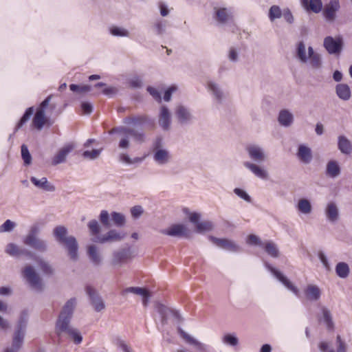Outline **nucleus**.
<instances>
[{
    "mask_svg": "<svg viewBox=\"0 0 352 352\" xmlns=\"http://www.w3.org/2000/svg\"><path fill=\"white\" fill-rule=\"evenodd\" d=\"M109 133L110 135L116 133L120 139L118 142V147L120 149L126 150L131 146L130 139L135 143L142 144L146 141V135L142 129H134L126 126H119L112 128Z\"/></svg>",
    "mask_w": 352,
    "mask_h": 352,
    "instance_id": "nucleus-1",
    "label": "nucleus"
},
{
    "mask_svg": "<svg viewBox=\"0 0 352 352\" xmlns=\"http://www.w3.org/2000/svg\"><path fill=\"white\" fill-rule=\"evenodd\" d=\"M29 311L27 309H23L19 313L14 325L12 345L10 347H7L4 350V352H19L21 349L26 335L29 322Z\"/></svg>",
    "mask_w": 352,
    "mask_h": 352,
    "instance_id": "nucleus-2",
    "label": "nucleus"
},
{
    "mask_svg": "<svg viewBox=\"0 0 352 352\" xmlns=\"http://www.w3.org/2000/svg\"><path fill=\"white\" fill-rule=\"evenodd\" d=\"M53 236L60 245L67 252V255L73 261L78 259V243L75 236L68 235L67 228L63 226H58L54 228Z\"/></svg>",
    "mask_w": 352,
    "mask_h": 352,
    "instance_id": "nucleus-3",
    "label": "nucleus"
},
{
    "mask_svg": "<svg viewBox=\"0 0 352 352\" xmlns=\"http://www.w3.org/2000/svg\"><path fill=\"white\" fill-rule=\"evenodd\" d=\"M296 57L302 64L309 63L310 67L314 69H320L322 65L321 55L316 52L311 46L308 47L307 52L305 44L303 41H300L297 44Z\"/></svg>",
    "mask_w": 352,
    "mask_h": 352,
    "instance_id": "nucleus-4",
    "label": "nucleus"
},
{
    "mask_svg": "<svg viewBox=\"0 0 352 352\" xmlns=\"http://www.w3.org/2000/svg\"><path fill=\"white\" fill-rule=\"evenodd\" d=\"M61 100L58 95H50L45 98V127L54 122V119L60 113Z\"/></svg>",
    "mask_w": 352,
    "mask_h": 352,
    "instance_id": "nucleus-5",
    "label": "nucleus"
},
{
    "mask_svg": "<svg viewBox=\"0 0 352 352\" xmlns=\"http://www.w3.org/2000/svg\"><path fill=\"white\" fill-rule=\"evenodd\" d=\"M153 159L160 165L164 166L171 160L170 151L165 147L162 138H157L152 144Z\"/></svg>",
    "mask_w": 352,
    "mask_h": 352,
    "instance_id": "nucleus-6",
    "label": "nucleus"
},
{
    "mask_svg": "<svg viewBox=\"0 0 352 352\" xmlns=\"http://www.w3.org/2000/svg\"><path fill=\"white\" fill-rule=\"evenodd\" d=\"M174 114L178 124L181 126L190 125L196 119L192 110L188 106L183 104H178L175 106Z\"/></svg>",
    "mask_w": 352,
    "mask_h": 352,
    "instance_id": "nucleus-7",
    "label": "nucleus"
},
{
    "mask_svg": "<svg viewBox=\"0 0 352 352\" xmlns=\"http://www.w3.org/2000/svg\"><path fill=\"white\" fill-rule=\"evenodd\" d=\"M77 305V298L75 297L69 298L62 307L58 315L56 324L71 322L75 308Z\"/></svg>",
    "mask_w": 352,
    "mask_h": 352,
    "instance_id": "nucleus-8",
    "label": "nucleus"
},
{
    "mask_svg": "<svg viewBox=\"0 0 352 352\" xmlns=\"http://www.w3.org/2000/svg\"><path fill=\"white\" fill-rule=\"evenodd\" d=\"M22 273L23 277L25 278L31 289L36 292L41 291V278L32 266H25L23 268Z\"/></svg>",
    "mask_w": 352,
    "mask_h": 352,
    "instance_id": "nucleus-9",
    "label": "nucleus"
},
{
    "mask_svg": "<svg viewBox=\"0 0 352 352\" xmlns=\"http://www.w3.org/2000/svg\"><path fill=\"white\" fill-rule=\"evenodd\" d=\"M55 330L58 336H61L64 333L67 335L76 344H79L82 341V336L80 331L72 327L70 322L56 324Z\"/></svg>",
    "mask_w": 352,
    "mask_h": 352,
    "instance_id": "nucleus-10",
    "label": "nucleus"
},
{
    "mask_svg": "<svg viewBox=\"0 0 352 352\" xmlns=\"http://www.w3.org/2000/svg\"><path fill=\"white\" fill-rule=\"evenodd\" d=\"M213 19L219 25H224L233 20V11L231 8L214 6L213 8Z\"/></svg>",
    "mask_w": 352,
    "mask_h": 352,
    "instance_id": "nucleus-11",
    "label": "nucleus"
},
{
    "mask_svg": "<svg viewBox=\"0 0 352 352\" xmlns=\"http://www.w3.org/2000/svg\"><path fill=\"white\" fill-rule=\"evenodd\" d=\"M206 88L217 104H221L226 100L227 94L219 83L210 80L207 82Z\"/></svg>",
    "mask_w": 352,
    "mask_h": 352,
    "instance_id": "nucleus-12",
    "label": "nucleus"
},
{
    "mask_svg": "<svg viewBox=\"0 0 352 352\" xmlns=\"http://www.w3.org/2000/svg\"><path fill=\"white\" fill-rule=\"evenodd\" d=\"M125 236V232L118 231L116 229H111L107 233L98 236L96 239H94L93 241L101 244L120 242L122 241Z\"/></svg>",
    "mask_w": 352,
    "mask_h": 352,
    "instance_id": "nucleus-13",
    "label": "nucleus"
},
{
    "mask_svg": "<svg viewBox=\"0 0 352 352\" xmlns=\"http://www.w3.org/2000/svg\"><path fill=\"white\" fill-rule=\"evenodd\" d=\"M39 229L37 226L31 227L28 234L23 239V243L36 250H41L43 247V241L38 238Z\"/></svg>",
    "mask_w": 352,
    "mask_h": 352,
    "instance_id": "nucleus-14",
    "label": "nucleus"
},
{
    "mask_svg": "<svg viewBox=\"0 0 352 352\" xmlns=\"http://www.w3.org/2000/svg\"><path fill=\"white\" fill-rule=\"evenodd\" d=\"M122 123L125 125L133 126H142L145 124H151L155 126L154 120L146 114L133 115L125 117L122 120Z\"/></svg>",
    "mask_w": 352,
    "mask_h": 352,
    "instance_id": "nucleus-15",
    "label": "nucleus"
},
{
    "mask_svg": "<svg viewBox=\"0 0 352 352\" xmlns=\"http://www.w3.org/2000/svg\"><path fill=\"white\" fill-rule=\"evenodd\" d=\"M177 332L180 337L189 345L195 347L197 352H208V346L207 344L199 341L191 335L186 333L179 326L177 327Z\"/></svg>",
    "mask_w": 352,
    "mask_h": 352,
    "instance_id": "nucleus-16",
    "label": "nucleus"
},
{
    "mask_svg": "<svg viewBox=\"0 0 352 352\" xmlns=\"http://www.w3.org/2000/svg\"><path fill=\"white\" fill-rule=\"evenodd\" d=\"M131 258V248H122L113 252L111 265L116 267H120Z\"/></svg>",
    "mask_w": 352,
    "mask_h": 352,
    "instance_id": "nucleus-17",
    "label": "nucleus"
},
{
    "mask_svg": "<svg viewBox=\"0 0 352 352\" xmlns=\"http://www.w3.org/2000/svg\"><path fill=\"white\" fill-rule=\"evenodd\" d=\"M265 267L269 270L272 274L277 278L285 287L292 291L296 296L298 295L299 290L294 286L289 280L284 276L279 270L272 266L268 263H265Z\"/></svg>",
    "mask_w": 352,
    "mask_h": 352,
    "instance_id": "nucleus-18",
    "label": "nucleus"
},
{
    "mask_svg": "<svg viewBox=\"0 0 352 352\" xmlns=\"http://www.w3.org/2000/svg\"><path fill=\"white\" fill-rule=\"evenodd\" d=\"M340 9L339 0H330L322 10V16L328 23H333L337 16V12Z\"/></svg>",
    "mask_w": 352,
    "mask_h": 352,
    "instance_id": "nucleus-19",
    "label": "nucleus"
},
{
    "mask_svg": "<svg viewBox=\"0 0 352 352\" xmlns=\"http://www.w3.org/2000/svg\"><path fill=\"white\" fill-rule=\"evenodd\" d=\"M85 292L89 298L91 305L96 311L100 312L105 309V303L103 299L94 287L88 285L85 287Z\"/></svg>",
    "mask_w": 352,
    "mask_h": 352,
    "instance_id": "nucleus-20",
    "label": "nucleus"
},
{
    "mask_svg": "<svg viewBox=\"0 0 352 352\" xmlns=\"http://www.w3.org/2000/svg\"><path fill=\"white\" fill-rule=\"evenodd\" d=\"M249 157L254 162L260 164L266 160L264 148L258 144H250L245 148Z\"/></svg>",
    "mask_w": 352,
    "mask_h": 352,
    "instance_id": "nucleus-21",
    "label": "nucleus"
},
{
    "mask_svg": "<svg viewBox=\"0 0 352 352\" xmlns=\"http://www.w3.org/2000/svg\"><path fill=\"white\" fill-rule=\"evenodd\" d=\"M172 123L171 113L168 108L162 105L160 108L158 114V124L164 131H168L170 129Z\"/></svg>",
    "mask_w": 352,
    "mask_h": 352,
    "instance_id": "nucleus-22",
    "label": "nucleus"
},
{
    "mask_svg": "<svg viewBox=\"0 0 352 352\" xmlns=\"http://www.w3.org/2000/svg\"><path fill=\"white\" fill-rule=\"evenodd\" d=\"M210 240L219 248L231 252H238L241 250V247L236 242L228 239H219L210 236Z\"/></svg>",
    "mask_w": 352,
    "mask_h": 352,
    "instance_id": "nucleus-23",
    "label": "nucleus"
},
{
    "mask_svg": "<svg viewBox=\"0 0 352 352\" xmlns=\"http://www.w3.org/2000/svg\"><path fill=\"white\" fill-rule=\"evenodd\" d=\"M342 39L340 37L334 38L329 36L324 40V47L330 54L340 53L342 48Z\"/></svg>",
    "mask_w": 352,
    "mask_h": 352,
    "instance_id": "nucleus-24",
    "label": "nucleus"
},
{
    "mask_svg": "<svg viewBox=\"0 0 352 352\" xmlns=\"http://www.w3.org/2000/svg\"><path fill=\"white\" fill-rule=\"evenodd\" d=\"M161 233L174 237L188 236V229L183 224H173L168 228L162 230Z\"/></svg>",
    "mask_w": 352,
    "mask_h": 352,
    "instance_id": "nucleus-25",
    "label": "nucleus"
},
{
    "mask_svg": "<svg viewBox=\"0 0 352 352\" xmlns=\"http://www.w3.org/2000/svg\"><path fill=\"white\" fill-rule=\"evenodd\" d=\"M74 148V146L72 144H68L62 147L52 159L51 164L52 166H56L65 162L67 157Z\"/></svg>",
    "mask_w": 352,
    "mask_h": 352,
    "instance_id": "nucleus-26",
    "label": "nucleus"
},
{
    "mask_svg": "<svg viewBox=\"0 0 352 352\" xmlns=\"http://www.w3.org/2000/svg\"><path fill=\"white\" fill-rule=\"evenodd\" d=\"M44 126V100L42 101L33 117L31 128L41 131Z\"/></svg>",
    "mask_w": 352,
    "mask_h": 352,
    "instance_id": "nucleus-27",
    "label": "nucleus"
},
{
    "mask_svg": "<svg viewBox=\"0 0 352 352\" xmlns=\"http://www.w3.org/2000/svg\"><path fill=\"white\" fill-rule=\"evenodd\" d=\"M277 120L281 126L287 128L293 124L294 117L289 110L283 109L279 111Z\"/></svg>",
    "mask_w": 352,
    "mask_h": 352,
    "instance_id": "nucleus-28",
    "label": "nucleus"
},
{
    "mask_svg": "<svg viewBox=\"0 0 352 352\" xmlns=\"http://www.w3.org/2000/svg\"><path fill=\"white\" fill-rule=\"evenodd\" d=\"M243 166L256 177L262 179H267L268 178L269 175L267 171L258 164L250 162H245Z\"/></svg>",
    "mask_w": 352,
    "mask_h": 352,
    "instance_id": "nucleus-29",
    "label": "nucleus"
},
{
    "mask_svg": "<svg viewBox=\"0 0 352 352\" xmlns=\"http://www.w3.org/2000/svg\"><path fill=\"white\" fill-rule=\"evenodd\" d=\"M296 156L305 164H309L313 157L311 148L305 144H300L298 146Z\"/></svg>",
    "mask_w": 352,
    "mask_h": 352,
    "instance_id": "nucleus-30",
    "label": "nucleus"
},
{
    "mask_svg": "<svg viewBox=\"0 0 352 352\" xmlns=\"http://www.w3.org/2000/svg\"><path fill=\"white\" fill-rule=\"evenodd\" d=\"M300 3L307 11L318 14L322 10V0H300Z\"/></svg>",
    "mask_w": 352,
    "mask_h": 352,
    "instance_id": "nucleus-31",
    "label": "nucleus"
},
{
    "mask_svg": "<svg viewBox=\"0 0 352 352\" xmlns=\"http://www.w3.org/2000/svg\"><path fill=\"white\" fill-rule=\"evenodd\" d=\"M87 255L94 265L99 266L102 264V256L95 245L88 246Z\"/></svg>",
    "mask_w": 352,
    "mask_h": 352,
    "instance_id": "nucleus-32",
    "label": "nucleus"
},
{
    "mask_svg": "<svg viewBox=\"0 0 352 352\" xmlns=\"http://www.w3.org/2000/svg\"><path fill=\"white\" fill-rule=\"evenodd\" d=\"M337 96L343 101H348L351 98V91L349 86L345 83H339L335 87Z\"/></svg>",
    "mask_w": 352,
    "mask_h": 352,
    "instance_id": "nucleus-33",
    "label": "nucleus"
},
{
    "mask_svg": "<svg viewBox=\"0 0 352 352\" xmlns=\"http://www.w3.org/2000/svg\"><path fill=\"white\" fill-rule=\"evenodd\" d=\"M338 148L342 153L345 155H349L352 152V144L344 135L338 136Z\"/></svg>",
    "mask_w": 352,
    "mask_h": 352,
    "instance_id": "nucleus-34",
    "label": "nucleus"
},
{
    "mask_svg": "<svg viewBox=\"0 0 352 352\" xmlns=\"http://www.w3.org/2000/svg\"><path fill=\"white\" fill-rule=\"evenodd\" d=\"M305 294L309 300L317 301L320 298L321 292L317 285H308L305 289Z\"/></svg>",
    "mask_w": 352,
    "mask_h": 352,
    "instance_id": "nucleus-35",
    "label": "nucleus"
},
{
    "mask_svg": "<svg viewBox=\"0 0 352 352\" xmlns=\"http://www.w3.org/2000/svg\"><path fill=\"white\" fill-rule=\"evenodd\" d=\"M341 169L338 162L336 160H330L326 166V175L331 178H336L340 175Z\"/></svg>",
    "mask_w": 352,
    "mask_h": 352,
    "instance_id": "nucleus-36",
    "label": "nucleus"
},
{
    "mask_svg": "<svg viewBox=\"0 0 352 352\" xmlns=\"http://www.w3.org/2000/svg\"><path fill=\"white\" fill-rule=\"evenodd\" d=\"M325 214L330 222H336L339 217L338 208L335 203H329L325 208Z\"/></svg>",
    "mask_w": 352,
    "mask_h": 352,
    "instance_id": "nucleus-37",
    "label": "nucleus"
},
{
    "mask_svg": "<svg viewBox=\"0 0 352 352\" xmlns=\"http://www.w3.org/2000/svg\"><path fill=\"white\" fill-rule=\"evenodd\" d=\"M321 320L326 324V327L329 330H333L334 328V322L333 321L332 314L330 309L323 306L321 307Z\"/></svg>",
    "mask_w": 352,
    "mask_h": 352,
    "instance_id": "nucleus-38",
    "label": "nucleus"
},
{
    "mask_svg": "<svg viewBox=\"0 0 352 352\" xmlns=\"http://www.w3.org/2000/svg\"><path fill=\"white\" fill-rule=\"evenodd\" d=\"M155 309L161 317L162 324L165 325L168 321V316L172 313L173 309H169L160 302L156 303Z\"/></svg>",
    "mask_w": 352,
    "mask_h": 352,
    "instance_id": "nucleus-39",
    "label": "nucleus"
},
{
    "mask_svg": "<svg viewBox=\"0 0 352 352\" xmlns=\"http://www.w3.org/2000/svg\"><path fill=\"white\" fill-rule=\"evenodd\" d=\"M129 293L134 294L136 295L141 296L142 298H150V293L144 288L139 287H126L122 292V295L125 296Z\"/></svg>",
    "mask_w": 352,
    "mask_h": 352,
    "instance_id": "nucleus-40",
    "label": "nucleus"
},
{
    "mask_svg": "<svg viewBox=\"0 0 352 352\" xmlns=\"http://www.w3.org/2000/svg\"><path fill=\"white\" fill-rule=\"evenodd\" d=\"M262 248L265 250V252L273 258H277L279 256V250L276 243L271 241H267L263 243Z\"/></svg>",
    "mask_w": 352,
    "mask_h": 352,
    "instance_id": "nucleus-41",
    "label": "nucleus"
},
{
    "mask_svg": "<svg viewBox=\"0 0 352 352\" xmlns=\"http://www.w3.org/2000/svg\"><path fill=\"white\" fill-rule=\"evenodd\" d=\"M34 113V107H30L26 109L23 116L21 118L19 121L16 125L15 127V131H18L19 129H21L23 124H25L28 121L30 120L31 117Z\"/></svg>",
    "mask_w": 352,
    "mask_h": 352,
    "instance_id": "nucleus-42",
    "label": "nucleus"
},
{
    "mask_svg": "<svg viewBox=\"0 0 352 352\" xmlns=\"http://www.w3.org/2000/svg\"><path fill=\"white\" fill-rule=\"evenodd\" d=\"M336 272L340 278H346L350 272L349 265L344 262L338 263L336 266Z\"/></svg>",
    "mask_w": 352,
    "mask_h": 352,
    "instance_id": "nucleus-43",
    "label": "nucleus"
},
{
    "mask_svg": "<svg viewBox=\"0 0 352 352\" xmlns=\"http://www.w3.org/2000/svg\"><path fill=\"white\" fill-rule=\"evenodd\" d=\"M298 210L302 214H307L311 212V202L305 198L299 199L297 205Z\"/></svg>",
    "mask_w": 352,
    "mask_h": 352,
    "instance_id": "nucleus-44",
    "label": "nucleus"
},
{
    "mask_svg": "<svg viewBox=\"0 0 352 352\" xmlns=\"http://www.w3.org/2000/svg\"><path fill=\"white\" fill-rule=\"evenodd\" d=\"M111 218L113 224L118 228L123 227L126 223L125 216L118 212H112L111 213Z\"/></svg>",
    "mask_w": 352,
    "mask_h": 352,
    "instance_id": "nucleus-45",
    "label": "nucleus"
},
{
    "mask_svg": "<svg viewBox=\"0 0 352 352\" xmlns=\"http://www.w3.org/2000/svg\"><path fill=\"white\" fill-rule=\"evenodd\" d=\"M109 32L111 35L118 37H129L130 35L129 32L126 29L116 25L109 28Z\"/></svg>",
    "mask_w": 352,
    "mask_h": 352,
    "instance_id": "nucleus-46",
    "label": "nucleus"
},
{
    "mask_svg": "<svg viewBox=\"0 0 352 352\" xmlns=\"http://www.w3.org/2000/svg\"><path fill=\"white\" fill-rule=\"evenodd\" d=\"M222 342L228 346L234 347L239 344V339L234 333H226L221 338Z\"/></svg>",
    "mask_w": 352,
    "mask_h": 352,
    "instance_id": "nucleus-47",
    "label": "nucleus"
},
{
    "mask_svg": "<svg viewBox=\"0 0 352 352\" xmlns=\"http://www.w3.org/2000/svg\"><path fill=\"white\" fill-rule=\"evenodd\" d=\"M87 227L89 228L90 235L94 236V239L97 237L98 236H100V226L98 221L96 219L91 220L88 224Z\"/></svg>",
    "mask_w": 352,
    "mask_h": 352,
    "instance_id": "nucleus-48",
    "label": "nucleus"
},
{
    "mask_svg": "<svg viewBox=\"0 0 352 352\" xmlns=\"http://www.w3.org/2000/svg\"><path fill=\"white\" fill-rule=\"evenodd\" d=\"M283 11L278 6H272L269 10L268 17L270 21H274L276 19L282 16Z\"/></svg>",
    "mask_w": 352,
    "mask_h": 352,
    "instance_id": "nucleus-49",
    "label": "nucleus"
},
{
    "mask_svg": "<svg viewBox=\"0 0 352 352\" xmlns=\"http://www.w3.org/2000/svg\"><path fill=\"white\" fill-rule=\"evenodd\" d=\"M153 29L155 34L161 36L166 32V23L162 19H157L155 21L153 25Z\"/></svg>",
    "mask_w": 352,
    "mask_h": 352,
    "instance_id": "nucleus-50",
    "label": "nucleus"
},
{
    "mask_svg": "<svg viewBox=\"0 0 352 352\" xmlns=\"http://www.w3.org/2000/svg\"><path fill=\"white\" fill-rule=\"evenodd\" d=\"M21 157L25 166H29L32 163V156L29 152L28 148L25 144L21 146Z\"/></svg>",
    "mask_w": 352,
    "mask_h": 352,
    "instance_id": "nucleus-51",
    "label": "nucleus"
},
{
    "mask_svg": "<svg viewBox=\"0 0 352 352\" xmlns=\"http://www.w3.org/2000/svg\"><path fill=\"white\" fill-rule=\"evenodd\" d=\"M21 248L12 243H8L6 248V252L12 256H21Z\"/></svg>",
    "mask_w": 352,
    "mask_h": 352,
    "instance_id": "nucleus-52",
    "label": "nucleus"
},
{
    "mask_svg": "<svg viewBox=\"0 0 352 352\" xmlns=\"http://www.w3.org/2000/svg\"><path fill=\"white\" fill-rule=\"evenodd\" d=\"M101 151L102 149H93L92 151H85L82 153V157L86 159L94 160L100 156Z\"/></svg>",
    "mask_w": 352,
    "mask_h": 352,
    "instance_id": "nucleus-53",
    "label": "nucleus"
},
{
    "mask_svg": "<svg viewBox=\"0 0 352 352\" xmlns=\"http://www.w3.org/2000/svg\"><path fill=\"white\" fill-rule=\"evenodd\" d=\"M228 58L232 63L239 61V50L234 47H230L228 52Z\"/></svg>",
    "mask_w": 352,
    "mask_h": 352,
    "instance_id": "nucleus-54",
    "label": "nucleus"
},
{
    "mask_svg": "<svg viewBox=\"0 0 352 352\" xmlns=\"http://www.w3.org/2000/svg\"><path fill=\"white\" fill-rule=\"evenodd\" d=\"M69 89L71 91H72L74 92L85 93V92L90 91L91 89V87L90 85H87L80 86L78 85L72 84L69 85Z\"/></svg>",
    "mask_w": 352,
    "mask_h": 352,
    "instance_id": "nucleus-55",
    "label": "nucleus"
},
{
    "mask_svg": "<svg viewBox=\"0 0 352 352\" xmlns=\"http://www.w3.org/2000/svg\"><path fill=\"white\" fill-rule=\"evenodd\" d=\"M16 224L14 222L10 219H7L1 226L0 232H10L15 228Z\"/></svg>",
    "mask_w": 352,
    "mask_h": 352,
    "instance_id": "nucleus-56",
    "label": "nucleus"
},
{
    "mask_svg": "<svg viewBox=\"0 0 352 352\" xmlns=\"http://www.w3.org/2000/svg\"><path fill=\"white\" fill-rule=\"evenodd\" d=\"M213 225L210 221L199 222L196 226L197 231L199 232L210 231L212 229Z\"/></svg>",
    "mask_w": 352,
    "mask_h": 352,
    "instance_id": "nucleus-57",
    "label": "nucleus"
},
{
    "mask_svg": "<svg viewBox=\"0 0 352 352\" xmlns=\"http://www.w3.org/2000/svg\"><path fill=\"white\" fill-rule=\"evenodd\" d=\"M233 191L234 194H236L239 197L243 199L244 201L248 203H250L252 201L251 197L245 190L239 188H235Z\"/></svg>",
    "mask_w": 352,
    "mask_h": 352,
    "instance_id": "nucleus-58",
    "label": "nucleus"
},
{
    "mask_svg": "<svg viewBox=\"0 0 352 352\" xmlns=\"http://www.w3.org/2000/svg\"><path fill=\"white\" fill-rule=\"evenodd\" d=\"M109 217L110 215L108 211L104 210L100 212L99 219L101 223L106 228H109L111 226L109 221Z\"/></svg>",
    "mask_w": 352,
    "mask_h": 352,
    "instance_id": "nucleus-59",
    "label": "nucleus"
},
{
    "mask_svg": "<svg viewBox=\"0 0 352 352\" xmlns=\"http://www.w3.org/2000/svg\"><path fill=\"white\" fill-rule=\"evenodd\" d=\"M246 242L249 245H258L260 247L263 245V243L261 241L260 238L255 234L248 235Z\"/></svg>",
    "mask_w": 352,
    "mask_h": 352,
    "instance_id": "nucleus-60",
    "label": "nucleus"
},
{
    "mask_svg": "<svg viewBox=\"0 0 352 352\" xmlns=\"http://www.w3.org/2000/svg\"><path fill=\"white\" fill-rule=\"evenodd\" d=\"M184 212L189 214V220L191 223L195 224V226L197 225L199 222L200 219V214L197 212H190L188 208H184Z\"/></svg>",
    "mask_w": 352,
    "mask_h": 352,
    "instance_id": "nucleus-61",
    "label": "nucleus"
},
{
    "mask_svg": "<svg viewBox=\"0 0 352 352\" xmlns=\"http://www.w3.org/2000/svg\"><path fill=\"white\" fill-rule=\"evenodd\" d=\"M146 90L155 100L158 102H160L162 100L161 93L157 89L148 86L147 87Z\"/></svg>",
    "mask_w": 352,
    "mask_h": 352,
    "instance_id": "nucleus-62",
    "label": "nucleus"
},
{
    "mask_svg": "<svg viewBox=\"0 0 352 352\" xmlns=\"http://www.w3.org/2000/svg\"><path fill=\"white\" fill-rule=\"evenodd\" d=\"M129 85L132 88L139 89L142 87V80L138 76L133 77L129 80Z\"/></svg>",
    "mask_w": 352,
    "mask_h": 352,
    "instance_id": "nucleus-63",
    "label": "nucleus"
},
{
    "mask_svg": "<svg viewBox=\"0 0 352 352\" xmlns=\"http://www.w3.org/2000/svg\"><path fill=\"white\" fill-rule=\"evenodd\" d=\"M282 16L288 23L292 24L294 23V18L289 8H285L283 10Z\"/></svg>",
    "mask_w": 352,
    "mask_h": 352,
    "instance_id": "nucleus-64",
    "label": "nucleus"
}]
</instances>
